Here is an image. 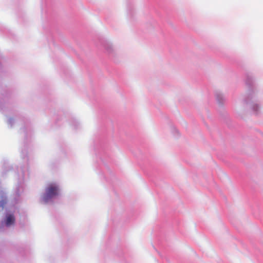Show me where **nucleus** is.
Masks as SVG:
<instances>
[{
  "instance_id": "obj_1",
  "label": "nucleus",
  "mask_w": 263,
  "mask_h": 263,
  "mask_svg": "<svg viewBox=\"0 0 263 263\" xmlns=\"http://www.w3.org/2000/svg\"><path fill=\"white\" fill-rule=\"evenodd\" d=\"M46 192L49 196H58L60 192V189L57 184L51 183L48 185Z\"/></svg>"
},
{
  "instance_id": "obj_2",
  "label": "nucleus",
  "mask_w": 263,
  "mask_h": 263,
  "mask_svg": "<svg viewBox=\"0 0 263 263\" xmlns=\"http://www.w3.org/2000/svg\"><path fill=\"white\" fill-rule=\"evenodd\" d=\"M15 219L13 214H8L6 215L5 223L7 226L14 224Z\"/></svg>"
},
{
  "instance_id": "obj_3",
  "label": "nucleus",
  "mask_w": 263,
  "mask_h": 263,
  "mask_svg": "<svg viewBox=\"0 0 263 263\" xmlns=\"http://www.w3.org/2000/svg\"><path fill=\"white\" fill-rule=\"evenodd\" d=\"M6 203L5 202L3 201H1V206H2V208L4 207V204Z\"/></svg>"
}]
</instances>
